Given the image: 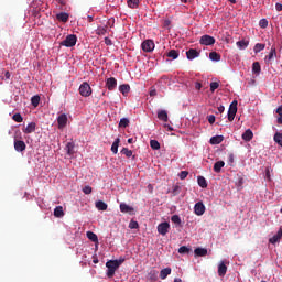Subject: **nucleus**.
Returning <instances> with one entry per match:
<instances>
[{
  "label": "nucleus",
  "mask_w": 282,
  "mask_h": 282,
  "mask_svg": "<svg viewBox=\"0 0 282 282\" xmlns=\"http://www.w3.org/2000/svg\"><path fill=\"white\" fill-rule=\"evenodd\" d=\"M139 6H140V0H128V8L135 10V8H139Z\"/></svg>",
  "instance_id": "nucleus-33"
},
{
  "label": "nucleus",
  "mask_w": 282,
  "mask_h": 282,
  "mask_svg": "<svg viewBox=\"0 0 282 282\" xmlns=\"http://www.w3.org/2000/svg\"><path fill=\"white\" fill-rule=\"evenodd\" d=\"M12 120H14V122H23V117L18 112L13 115Z\"/></svg>",
  "instance_id": "nucleus-44"
},
{
  "label": "nucleus",
  "mask_w": 282,
  "mask_h": 282,
  "mask_svg": "<svg viewBox=\"0 0 282 282\" xmlns=\"http://www.w3.org/2000/svg\"><path fill=\"white\" fill-rule=\"evenodd\" d=\"M186 57L188 61H195V58H199V52L196 51L195 48H189L186 52Z\"/></svg>",
  "instance_id": "nucleus-12"
},
{
  "label": "nucleus",
  "mask_w": 282,
  "mask_h": 282,
  "mask_svg": "<svg viewBox=\"0 0 282 282\" xmlns=\"http://www.w3.org/2000/svg\"><path fill=\"white\" fill-rule=\"evenodd\" d=\"M207 120H208L209 124H215L216 118H215L214 115H209V116L207 117Z\"/></svg>",
  "instance_id": "nucleus-52"
},
{
  "label": "nucleus",
  "mask_w": 282,
  "mask_h": 282,
  "mask_svg": "<svg viewBox=\"0 0 282 282\" xmlns=\"http://www.w3.org/2000/svg\"><path fill=\"white\" fill-rule=\"evenodd\" d=\"M275 235H278V237L281 239V237H282V227L278 230V232Z\"/></svg>",
  "instance_id": "nucleus-59"
},
{
  "label": "nucleus",
  "mask_w": 282,
  "mask_h": 282,
  "mask_svg": "<svg viewBox=\"0 0 282 282\" xmlns=\"http://www.w3.org/2000/svg\"><path fill=\"white\" fill-rule=\"evenodd\" d=\"M275 10H276L278 12H282V3L276 2V3H275Z\"/></svg>",
  "instance_id": "nucleus-53"
},
{
  "label": "nucleus",
  "mask_w": 282,
  "mask_h": 282,
  "mask_svg": "<svg viewBox=\"0 0 282 282\" xmlns=\"http://www.w3.org/2000/svg\"><path fill=\"white\" fill-rule=\"evenodd\" d=\"M252 72L257 75L261 74V64L259 62L252 64Z\"/></svg>",
  "instance_id": "nucleus-32"
},
{
  "label": "nucleus",
  "mask_w": 282,
  "mask_h": 282,
  "mask_svg": "<svg viewBox=\"0 0 282 282\" xmlns=\"http://www.w3.org/2000/svg\"><path fill=\"white\" fill-rule=\"evenodd\" d=\"M226 166V163L224 161H218L214 164V171L215 173H221V169Z\"/></svg>",
  "instance_id": "nucleus-21"
},
{
  "label": "nucleus",
  "mask_w": 282,
  "mask_h": 282,
  "mask_svg": "<svg viewBox=\"0 0 282 282\" xmlns=\"http://www.w3.org/2000/svg\"><path fill=\"white\" fill-rule=\"evenodd\" d=\"M79 94H80V96H83L84 98H89V95L91 94V86H89V83L84 82V83L79 86Z\"/></svg>",
  "instance_id": "nucleus-3"
},
{
  "label": "nucleus",
  "mask_w": 282,
  "mask_h": 282,
  "mask_svg": "<svg viewBox=\"0 0 282 282\" xmlns=\"http://www.w3.org/2000/svg\"><path fill=\"white\" fill-rule=\"evenodd\" d=\"M78 41V37L74 34H69L63 40L59 45L63 47H74Z\"/></svg>",
  "instance_id": "nucleus-2"
},
{
  "label": "nucleus",
  "mask_w": 282,
  "mask_h": 282,
  "mask_svg": "<svg viewBox=\"0 0 282 282\" xmlns=\"http://www.w3.org/2000/svg\"><path fill=\"white\" fill-rule=\"evenodd\" d=\"M169 274H171V268L162 269L160 272V279H162L164 281V279H166V276H169Z\"/></svg>",
  "instance_id": "nucleus-31"
},
{
  "label": "nucleus",
  "mask_w": 282,
  "mask_h": 282,
  "mask_svg": "<svg viewBox=\"0 0 282 282\" xmlns=\"http://www.w3.org/2000/svg\"><path fill=\"white\" fill-rule=\"evenodd\" d=\"M158 118L159 120H162V122H169V113L166 112V110H159Z\"/></svg>",
  "instance_id": "nucleus-18"
},
{
  "label": "nucleus",
  "mask_w": 282,
  "mask_h": 282,
  "mask_svg": "<svg viewBox=\"0 0 282 282\" xmlns=\"http://www.w3.org/2000/svg\"><path fill=\"white\" fill-rule=\"evenodd\" d=\"M105 44L106 45H113V42H111V39L105 37Z\"/></svg>",
  "instance_id": "nucleus-54"
},
{
  "label": "nucleus",
  "mask_w": 282,
  "mask_h": 282,
  "mask_svg": "<svg viewBox=\"0 0 282 282\" xmlns=\"http://www.w3.org/2000/svg\"><path fill=\"white\" fill-rule=\"evenodd\" d=\"M226 111V108L224 106L218 107V113H224Z\"/></svg>",
  "instance_id": "nucleus-56"
},
{
  "label": "nucleus",
  "mask_w": 282,
  "mask_h": 282,
  "mask_svg": "<svg viewBox=\"0 0 282 282\" xmlns=\"http://www.w3.org/2000/svg\"><path fill=\"white\" fill-rule=\"evenodd\" d=\"M237 105H238L237 100H234L229 106L228 115H227L229 122H232V120H235V117L237 116Z\"/></svg>",
  "instance_id": "nucleus-4"
},
{
  "label": "nucleus",
  "mask_w": 282,
  "mask_h": 282,
  "mask_svg": "<svg viewBox=\"0 0 282 282\" xmlns=\"http://www.w3.org/2000/svg\"><path fill=\"white\" fill-rule=\"evenodd\" d=\"M209 58H210V61L219 63V61H221V55L217 52H210L209 53Z\"/></svg>",
  "instance_id": "nucleus-25"
},
{
  "label": "nucleus",
  "mask_w": 282,
  "mask_h": 282,
  "mask_svg": "<svg viewBox=\"0 0 282 282\" xmlns=\"http://www.w3.org/2000/svg\"><path fill=\"white\" fill-rule=\"evenodd\" d=\"M122 263H124V259L107 261L106 262V268H108L107 278L111 279L113 276V274H116V270H118V268H120V265H122Z\"/></svg>",
  "instance_id": "nucleus-1"
},
{
  "label": "nucleus",
  "mask_w": 282,
  "mask_h": 282,
  "mask_svg": "<svg viewBox=\"0 0 282 282\" xmlns=\"http://www.w3.org/2000/svg\"><path fill=\"white\" fill-rule=\"evenodd\" d=\"M273 140H274V142H276V144L282 147V133L281 132H276L273 137Z\"/></svg>",
  "instance_id": "nucleus-38"
},
{
  "label": "nucleus",
  "mask_w": 282,
  "mask_h": 282,
  "mask_svg": "<svg viewBox=\"0 0 282 282\" xmlns=\"http://www.w3.org/2000/svg\"><path fill=\"white\" fill-rule=\"evenodd\" d=\"M119 208L123 214L135 215V209L132 206L127 205V203H121Z\"/></svg>",
  "instance_id": "nucleus-7"
},
{
  "label": "nucleus",
  "mask_w": 282,
  "mask_h": 282,
  "mask_svg": "<svg viewBox=\"0 0 282 282\" xmlns=\"http://www.w3.org/2000/svg\"><path fill=\"white\" fill-rule=\"evenodd\" d=\"M215 89H219V83L217 82L210 83V91H215Z\"/></svg>",
  "instance_id": "nucleus-51"
},
{
  "label": "nucleus",
  "mask_w": 282,
  "mask_h": 282,
  "mask_svg": "<svg viewBox=\"0 0 282 282\" xmlns=\"http://www.w3.org/2000/svg\"><path fill=\"white\" fill-rule=\"evenodd\" d=\"M57 124L58 129H64V127H67V115L62 113L57 118Z\"/></svg>",
  "instance_id": "nucleus-13"
},
{
  "label": "nucleus",
  "mask_w": 282,
  "mask_h": 282,
  "mask_svg": "<svg viewBox=\"0 0 282 282\" xmlns=\"http://www.w3.org/2000/svg\"><path fill=\"white\" fill-rule=\"evenodd\" d=\"M13 147L18 153H23V151H25V149H28L25 141L17 140V139L14 140Z\"/></svg>",
  "instance_id": "nucleus-6"
},
{
  "label": "nucleus",
  "mask_w": 282,
  "mask_h": 282,
  "mask_svg": "<svg viewBox=\"0 0 282 282\" xmlns=\"http://www.w3.org/2000/svg\"><path fill=\"white\" fill-rule=\"evenodd\" d=\"M180 180H186L188 177V171H182L178 174Z\"/></svg>",
  "instance_id": "nucleus-50"
},
{
  "label": "nucleus",
  "mask_w": 282,
  "mask_h": 282,
  "mask_svg": "<svg viewBox=\"0 0 282 282\" xmlns=\"http://www.w3.org/2000/svg\"><path fill=\"white\" fill-rule=\"evenodd\" d=\"M189 251H191V249H188V247H186V246H182L178 249L180 254H187V252H189Z\"/></svg>",
  "instance_id": "nucleus-47"
},
{
  "label": "nucleus",
  "mask_w": 282,
  "mask_h": 282,
  "mask_svg": "<svg viewBox=\"0 0 282 282\" xmlns=\"http://www.w3.org/2000/svg\"><path fill=\"white\" fill-rule=\"evenodd\" d=\"M259 26L262 28V30H265V28H268V19H261L259 21Z\"/></svg>",
  "instance_id": "nucleus-48"
},
{
  "label": "nucleus",
  "mask_w": 282,
  "mask_h": 282,
  "mask_svg": "<svg viewBox=\"0 0 282 282\" xmlns=\"http://www.w3.org/2000/svg\"><path fill=\"white\" fill-rule=\"evenodd\" d=\"M39 102H41V96L39 95H35L31 98V105L33 107H36L39 105Z\"/></svg>",
  "instance_id": "nucleus-39"
},
{
  "label": "nucleus",
  "mask_w": 282,
  "mask_h": 282,
  "mask_svg": "<svg viewBox=\"0 0 282 282\" xmlns=\"http://www.w3.org/2000/svg\"><path fill=\"white\" fill-rule=\"evenodd\" d=\"M274 56H276V48L271 47L269 55L265 56V61L270 62L272 58H274Z\"/></svg>",
  "instance_id": "nucleus-37"
},
{
  "label": "nucleus",
  "mask_w": 282,
  "mask_h": 282,
  "mask_svg": "<svg viewBox=\"0 0 282 282\" xmlns=\"http://www.w3.org/2000/svg\"><path fill=\"white\" fill-rule=\"evenodd\" d=\"M210 144H221L224 142V135H215L209 140Z\"/></svg>",
  "instance_id": "nucleus-20"
},
{
  "label": "nucleus",
  "mask_w": 282,
  "mask_h": 282,
  "mask_svg": "<svg viewBox=\"0 0 282 282\" xmlns=\"http://www.w3.org/2000/svg\"><path fill=\"white\" fill-rule=\"evenodd\" d=\"M158 95V91L156 90H151L150 91V96H156Z\"/></svg>",
  "instance_id": "nucleus-60"
},
{
  "label": "nucleus",
  "mask_w": 282,
  "mask_h": 282,
  "mask_svg": "<svg viewBox=\"0 0 282 282\" xmlns=\"http://www.w3.org/2000/svg\"><path fill=\"white\" fill-rule=\"evenodd\" d=\"M57 21H62V23H67L69 21V14L66 12H61L56 14Z\"/></svg>",
  "instance_id": "nucleus-16"
},
{
  "label": "nucleus",
  "mask_w": 282,
  "mask_h": 282,
  "mask_svg": "<svg viewBox=\"0 0 282 282\" xmlns=\"http://www.w3.org/2000/svg\"><path fill=\"white\" fill-rule=\"evenodd\" d=\"M150 147H151V149H153V151H159L160 142H158V140H151L150 141Z\"/></svg>",
  "instance_id": "nucleus-41"
},
{
  "label": "nucleus",
  "mask_w": 282,
  "mask_h": 282,
  "mask_svg": "<svg viewBox=\"0 0 282 282\" xmlns=\"http://www.w3.org/2000/svg\"><path fill=\"white\" fill-rule=\"evenodd\" d=\"M169 228H171V225L169 223H161L158 226V232L159 235H167L169 234Z\"/></svg>",
  "instance_id": "nucleus-10"
},
{
  "label": "nucleus",
  "mask_w": 282,
  "mask_h": 282,
  "mask_svg": "<svg viewBox=\"0 0 282 282\" xmlns=\"http://www.w3.org/2000/svg\"><path fill=\"white\" fill-rule=\"evenodd\" d=\"M276 113H278L279 116H282V106H280V107L276 109Z\"/></svg>",
  "instance_id": "nucleus-58"
},
{
  "label": "nucleus",
  "mask_w": 282,
  "mask_h": 282,
  "mask_svg": "<svg viewBox=\"0 0 282 282\" xmlns=\"http://www.w3.org/2000/svg\"><path fill=\"white\" fill-rule=\"evenodd\" d=\"M96 34H98L99 36H105L107 34V29L106 28H102V26H99L97 30H96Z\"/></svg>",
  "instance_id": "nucleus-43"
},
{
  "label": "nucleus",
  "mask_w": 282,
  "mask_h": 282,
  "mask_svg": "<svg viewBox=\"0 0 282 282\" xmlns=\"http://www.w3.org/2000/svg\"><path fill=\"white\" fill-rule=\"evenodd\" d=\"M121 153L122 155H126V158H131V155H133V151L129 150L128 148H123Z\"/></svg>",
  "instance_id": "nucleus-42"
},
{
  "label": "nucleus",
  "mask_w": 282,
  "mask_h": 282,
  "mask_svg": "<svg viewBox=\"0 0 282 282\" xmlns=\"http://www.w3.org/2000/svg\"><path fill=\"white\" fill-rule=\"evenodd\" d=\"M129 228H131V230H135V229L140 228V225L138 224V221L131 220L129 224Z\"/></svg>",
  "instance_id": "nucleus-46"
},
{
  "label": "nucleus",
  "mask_w": 282,
  "mask_h": 282,
  "mask_svg": "<svg viewBox=\"0 0 282 282\" xmlns=\"http://www.w3.org/2000/svg\"><path fill=\"white\" fill-rule=\"evenodd\" d=\"M4 76H6V78H10V72L7 70Z\"/></svg>",
  "instance_id": "nucleus-63"
},
{
  "label": "nucleus",
  "mask_w": 282,
  "mask_h": 282,
  "mask_svg": "<svg viewBox=\"0 0 282 282\" xmlns=\"http://www.w3.org/2000/svg\"><path fill=\"white\" fill-rule=\"evenodd\" d=\"M174 282H182V279L175 278V279H174Z\"/></svg>",
  "instance_id": "nucleus-64"
},
{
  "label": "nucleus",
  "mask_w": 282,
  "mask_h": 282,
  "mask_svg": "<svg viewBox=\"0 0 282 282\" xmlns=\"http://www.w3.org/2000/svg\"><path fill=\"white\" fill-rule=\"evenodd\" d=\"M171 221L176 226H182V218H180V215H173Z\"/></svg>",
  "instance_id": "nucleus-36"
},
{
  "label": "nucleus",
  "mask_w": 282,
  "mask_h": 282,
  "mask_svg": "<svg viewBox=\"0 0 282 282\" xmlns=\"http://www.w3.org/2000/svg\"><path fill=\"white\" fill-rule=\"evenodd\" d=\"M252 138H254V133H252V130H250V129H247L242 133V140H245V142H250V140H252Z\"/></svg>",
  "instance_id": "nucleus-15"
},
{
  "label": "nucleus",
  "mask_w": 282,
  "mask_h": 282,
  "mask_svg": "<svg viewBox=\"0 0 282 282\" xmlns=\"http://www.w3.org/2000/svg\"><path fill=\"white\" fill-rule=\"evenodd\" d=\"M197 183L200 188H208V183L206 182V178L204 176H198Z\"/></svg>",
  "instance_id": "nucleus-24"
},
{
  "label": "nucleus",
  "mask_w": 282,
  "mask_h": 282,
  "mask_svg": "<svg viewBox=\"0 0 282 282\" xmlns=\"http://www.w3.org/2000/svg\"><path fill=\"white\" fill-rule=\"evenodd\" d=\"M119 127L122 129H127V127H129V119H127V118L120 119Z\"/></svg>",
  "instance_id": "nucleus-40"
},
{
  "label": "nucleus",
  "mask_w": 282,
  "mask_h": 282,
  "mask_svg": "<svg viewBox=\"0 0 282 282\" xmlns=\"http://www.w3.org/2000/svg\"><path fill=\"white\" fill-rule=\"evenodd\" d=\"M118 147H120V138H117L115 141H113V143H112V145H111V151H112V153H118Z\"/></svg>",
  "instance_id": "nucleus-34"
},
{
  "label": "nucleus",
  "mask_w": 282,
  "mask_h": 282,
  "mask_svg": "<svg viewBox=\"0 0 282 282\" xmlns=\"http://www.w3.org/2000/svg\"><path fill=\"white\" fill-rule=\"evenodd\" d=\"M88 21H89V23H91L94 21V17L88 15Z\"/></svg>",
  "instance_id": "nucleus-62"
},
{
  "label": "nucleus",
  "mask_w": 282,
  "mask_h": 282,
  "mask_svg": "<svg viewBox=\"0 0 282 282\" xmlns=\"http://www.w3.org/2000/svg\"><path fill=\"white\" fill-rule=\"evenodd\" d=\"M95 206H96V208L99 209V210H107V208H108L107 203H105V202H102V200L96 202V203H95Z\"/></svg>",
  "instance_id": "nucleus-29"
},
{
  "label": "nucleus",
  "mask_w": 282,
  "mask_h": 282,
  "mask_svg": "<svg viewBox=\"0 0 282 282\" xmlns=\"http://www.w3.org/2000/svg\"><path fill=\"white\" fill-rule=\"evenodd\" d=\"M280 241H281V238H279L276 234L269 239V243H272V245L279 243Z\"/></svg>",
  "instance_id": "nucleus-45"
},
{
  "label": "nucleus",
  "mask_w": 282,
  "mask_h": 282,
  "mask_svg": "<svg viewBox=\"0 0 282 282\" xmlns=\"http://www.w3.org/2000/svg\"><path fill=\"white\" fill-rule=\"evenodd\" d=\"M54 216H55V217H58V218L65 217V212H63V206H57V207H55V209H54Z\"/></svg>",
  "instance_id": "nucleus-23"
},
{
  "label": "nucleus",
  "mask_w": 282,
  "mask_h": 282,
  "mask_svg": "<svg viewBox=\"0 0 282 282\" xmlns=\"http://www.w3.org/2000/svg\"><path fill=\"white\" fill-rule=\"evenodd\" d=\"M195 89H202V83H199V82H196L195 83Z\"/></svg>",
  "instance_id": "nucleus-57"
},
{
  "label": "nucleus",
  "mask_w": 282,
  "mask_h": 282,
  "mask_svg": "<svg viewBox=\"0 0 282 282\" xmlns=\"http://www.w3.org/2000/svg\"><path fill=\"white\" fill-rule=\"evenodd\" d=\"M278 124H282V115L278 118Z\"/></svg>",
  "instance_id": "nucleus-61"
},
{
  "label": "nucleus",
  "mask_w": 282,
  "mask_h": 282,
  "mask_svg": "<svg viewBox=\"0 0 282 282\" xmlns=\"http://www.w3.org/2000/svg\"><path fill=\"white\" fill-rule=\"evenodd\" d=\"M226 272H228V267H226V262L221 261L218 264V276H226Z\"/></svg>",
  "instance_id": "nucleus-14"
},
{
  "label": "nucleus",
  "mask_w": 282,
  "mask_h": 282,
  "mask_svg": "<svg viewBox=\"0 0 282 282\" xmlns=\"http://www.w3.org/2000/svg\"><path fill=\"white\" fill-rule=\"evenodd\" d=\"M86 237L94 243H98V236L94 231H87Z\"/></svg>",
  "instance_id": "nucleus-22"
},
{
  "label": "nucleus",
  "mask_w": 282,
  "mask_h": 282,
  "mask_svg": "<svg viewBox=\"0 0 282 282\" xmlns=\"http://www.w3.org/2000/svg\"><path fill=\"white\" fill-rule=\"evenodd\" d=\"M167 58H172L173 61H176V58H180V52L175 51V50H171L167 54H166Z\"/></svg>",
  "instance_id": "nucleus-26"
},
{
  "label": "nucleus",
  "mask_w": 282,
  "mask_h": 282,
  "mask_svg": "<svg viewBox=\"0 0 282 282\" xmlns=\"http://www.w3.org/2000/svg\"><path fill=\"white\" fill-rule=\"evenodd\" d=\"M119 91L124 96V94H129V91H131V86H129L128 84L120 85Z\"/></svg>",
  "instance_id": "nucleus-30"
},
{
  "label": "nucleus",
  "mask_w": 282,
  "mask_h": 282,
  "mask_svg": "<svg viewBox=\"0 0 282 282\" xmlns=\"http://www.w3.org/2000/svg\"><path fill=\"white\" fill-rule=\"evenodd\" d=\"M91 191H93V188H91V186H89V185H86V186L83 188V193H84L85 195H91Z\"/></svg>",
  "instance_id": "nucleus-49"
},
{
  "label": "nucleus",
  "mask_w": 282,
  "mask_h": 282,
  "mask_svg": "<svg viewBox=\"0 0 282 282\" xmlns=\"http://www.w3.org/2000/svg\"><path fill=\"white\" fill-rule=\"evenodd\" d=\"M106 87H107V89H109V91H113V89H116V87H118V80L115 77H109L106 80Z\"/></svg>",
  "instance_id": "nucleus-11"
},
{
  "label": "nucleus",
  "mask_w": 282,
  "mask_h": 282,
  "mask_svg": "<svg viewBox=\"0 0 282 282\" xmlns=\"http://www.w3.org/2000/svg\"><path fill=\"white\" fill-rule=\"evenodd\" d=\"M265 177L267 180H270V167L265 169Z\"/></svg>",
  "instance_id": "nucleus-55"
},
{
  "label": "nucleus",
  "mask_w": 282,
  "mask_h": 282,
  "mask_svg": "<svg viewBox=\"0 0 282 282\" xmlns=\"http://www.w3.org/2000/svg\"><path fill=\"white\" fill-rule=\"evenodd\" d=\"M265 50V44L257 43L253 47V51L256 54H259V52H263Z\"/></svg>",
  "instance_id": "nucleus-35"
},
{
  "label": "nucleus",
  "mask_w": 282,
  "mask_h": 282,
  "mask_svg": "<svg viewBox=\"0 0 282 282\" xmlns=\"http://www.w3.org/2000/svg\"><path fill=\"white\" fill-rule=\"evenodd\" d=\"M36 131V122H30L23 130V133H34Z\"/></svg>",
  "instance_id": "nucleus-19"
},
{
  "label": "nucleus",
  "mask_w": 282,
  "mask_h": 282,
  "mask_svg": "<svg viewBox=\"0 0 282 282\" xmlns=\"http://www.w3.org/2000/svg\"><path fill=\"white\" fill-rule=\"evenodd\" d=\"M74 142H68L65 147L67 155H74Z\"/></svg>",
  "instance_id": "nucleus-28"
},
{
  "label": "nucleus",
  "mask_w": 282,
  "mask_h": 282,
  "mask_svg": "<svg viewBox=\"0 0 282 282\" xmlns=\"http://www.w3.org/2000/svg\"><path fill=\"white\" fill-rule=\"evenodd\" d=\"M194 213L195 215H198V217L204 215V213H206V206L204 205V203L202 202L196 203L194 206Z\"/></svg>",
  "instance_id": "nucleus-8"
},
{
  "label": "nucleus",
  "mask_w": 282,
  "mask_h": 282,
  "mask_svg": "<svg viewBox=\"0 0 282 282\" xmlns=\"http://www.w3.org/2000/svg\"><path fill=\"white\" fill-rule=\"evenodd\" d=\"M194 254L196 257H206V254H208V249L198 247L194 250Z\"/></svg>",
  "instance_id": "nucleus-17"
},
{
  "label": "nucleus",
  "mask_w": 282,
  "mask_h": 282,
  "mask_svg": "<svg viewBox=\"0 0 282 282\" xmlns=\"http://www.w3.org/2000/svg\"><path fill=\"white\" fill-rule=\"evenodd\" d=\"M236 45L237 47H239V50H246L248 45H250V42L246 40H241V41H238Z\"/></svg>",
  "instance_id": "nucleus-27"
},
{
  "label": "nucleus",
  "mask_w": 282,
  "mask_h": 282,
  "mask_svg": "<svg viewBox=\"0 0 282 282\" xmlns=\"http://www.w3.org/2000/svg\"><path fill=\"white\" fill-rule=\"evenodd\" d=\"M200 45H215V37L210 35H203L199 40Z\"/></svg>",
  "instance_id": "nucleus-9"
},
{
  "label": "nucleus",
  "mask_w": 282,
  "mask_h": 282,
  "mask_svg": "<svg viewBox=\"0 0 282 282\" xmlns=\"http://www.w3.org/2000/svg\"><path fill=\"white\" fill-rule=\"evenodd\" d=\"M141 50H143V52H153V50H155V43L153 40H145L141 44Z\"/></svg>",
  "instance_id": "nucleus-5"
}]
</instances>
